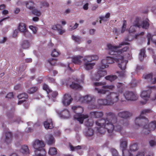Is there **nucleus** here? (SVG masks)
<instances>
[{
	"instance_id": "nucleus-1",
	"label": "nucleus",
	"mask_w": 156,
	"mask_h": 156,
	"mask_svg": "<svg viewBox=\"0 0 156 156\" xmlns=\"http://www.w3.org/2000/svg\"><path fill=\"white\" fill-rule=\"evenodd\" d=\"M107 118L105 119H101L98 120L96 122L97 129L98 132L103 133L106 130L108 133H112L113 129L121 133L123 131V129L120 125H114L115 118L114 115L112 112L106 113Z\"/></svg>"
},
{
	"instance_id": "nucleus-2",
	"label": "nucleus",
	"mask_w": 156,
	"mask_h": 156,
	"mask_svg": "<svg viewBox=\"0 0 156 156\" xmlns=\"http://www.w3.org/2000/svg\"><path fill=\"white\" fill-rule=\"evenodd\" d=\"M128 44L129 43L128 42L123 41L118 46L110 44L107 45L109 54L112 55H117L116 60L118 63L119 67L122 70H124L126 69V64L128 62L127 60L124 59V55L128 48L127 47H125L120 49L119 50V48L121 47L122 45Z\"/></svg>"
},
{
	"instance_id": "nucleus-3",
	"label": "nucleus",
	"mask_w": 156,
	"mask_h": 156,
	"mask_svg": "<svg viewBox=\"0 0 156 156\" xmlns=\"http://www.w3.org/2000/svg\"><path fill=\"white\" fill-rule=\"evenodd\" d=\"M151 110L149 109H144L142 110L140 115L136 117L135 120V126L136 128L141 126H143L144 129L150 131L155 129L156 127V122L155 121L150 123L149 125L146 124L148 123V120L145 118L143 115L148 113H150Z\"/></svg>"
},
{
	"instance_id": "nucleus-4",
	"label": "nucleus",
	"mask_w": 156,
	"mask_h": 156,
	"mask_svg": "<svg viewBox=\"0 0 156 156\" xmlns=\"http://www.w3.org/2000/svg\"><path fill=\"white\" fill-rule=\"evenodd\" d=\"M121 93L122 91L118 93L114 92H110V94L107 96L106 99H99L98 103L100 105H112L119 100V94Z\"/></svg>"
},
{
	"instance_id": "nucleus-5",
	"label": "nucleus",
	"mask_w": 156,
	"mask_h": 156,
	"mask_svg": "<svg viewBox=\"0 0 156 156\" xmlns=\"http://www.w3.org/2000/svg\"><path fill=\"white\" fill-rule=\"evenodd\" d=\"M148 21V19H147L142 21L140 18L136 17L133 23V25L131 26L129 30V33H130L134 32L135 31L136 27L139 28L142 27L143 28L147 29L149 25Z\"/></svg>"
},
{
	"instance_id": "nucleus-6",
	"label": "nucleus",
	"mask_w": 156,
	"mask_h": 156,
	"mask_svg": "<svg viewBox=\"0 0 156 156\" xmlns=\"http://www.w3.org/2000/svg\"><path fill=\"white\" fill-rule=\"evenodd\" d=\"M98 59V57L97 55H87L84 57L83 60L84 62L83 67L85 70H90L93 69L95 65L94 63H91L93 60H97Z\"/></svg>"
},
{
	"instance_id": "nucleus-7",
	"label": "nucleus",
	"mask_w": 156,
	"mask_h": 156,
	"mask_svg": "<svg viewBox=\"0 0 156 156\" xmlns=\"http://www.w3.org/2000/svg\"><path fill=\"white\" fill-rule=\"evenodd\" d=\"M72 109L76 113V114L74 116V119L79 122L80 123H83V120L88 118L87 115L81 114L83 110L82 107L73 106L72 107Z\"/></svg>"
},
{
	"instance_id": "nucleus-8",
	"label": "nucleus",
	"mask_w": 156,
	"mask_h": 156,
	"mask_svg": "<svg viewBox=\"0 0 156 156\" xmlns=\"http://www.w3.org/2000/svg\"><path fill=\"white\" fill-rule=\"evenodd\" d=\"M76 100H79L82 103H86L91 105H93L92 107H90L91 108H95L96 107V106L94 104L95 101V98L90 95H87L81 97L78 96V98H76Z\"/></svg>"
},
{
	"instance_id": "nucleus-9",
	"label": "nucleus",
	"mask_w": 156,
	"mask_h": 156,
	"mask_svg": "<svg viewBox=\"0 0 156 156\" xmlns=\"http://www.w3.org/2000/svg\"><path fill=\"white\" fill-rule=\"evenodd\" d=\"M32 146L35 149V152L37 151L41 152L45 151L44 148L45 146V144L42 140H34L32 143Z\"/></svg>"
},
{
	"instance_id": "nucleus-10",
	"label": "nucleus",
	"mask_w": 156,
	"mask_h": 156,
	"mask_svg": "<svg viewBox=\"0 0 156 156\" xmlns=\"http://www.w3.org/2000/svg\"><path fill=\"white\" fill-rule=\"evenodd\" d=\"M115 88V86L114 85H110L103 86L101 89L95 87V89L97 91L98 93L104 94L110 90H113Z\"/></svg>"
},
{
	"instance_id": "nucleus-11",
	"label": "nucleus",
	"mask_w": 156,
	"mask_h": 156,
	"mask_svg": "<svg viewBox=\"0 0 156 156\" xmlns=\"http://www.w3.org/2000/svg\"><path fill=\"white\" fill-rule=\"evenodd\" d=\"M151 90H143L141 93L140 97L143 100L140 101V103L143 105L146 104L150 98Z\"/></svg>"
},
{
	"instance_id": "nucleus-12",
	"label": "nucleus",
	"mask_w": 156,
	"mask_h": 156,
	"mask_svg": "<svg viewBox=\"0 0 156 156\" xmlns=\"http://www.w3.org/2000/svg\"><path fill=\"white\" fill-rule=\"evenodd\" d=\"M125 98L128 100L135 101L138 98L137 95L135 93L128 91L124 94Z\"/></svg>"
},
{
	"instance_id": "nucleus-13",
	"label": "nucleus",
	"mask_w": 156,
	"mask_h": 156,
	"mask_svg": "<svg viewBox=\"0 0 156 156\" xmlns=\"http://www.w3.org/2000/svg\"><path fill=\"white\" fill-rule=\"evenodd\" d=\"M143 77L149 82H151L152 84H154L156 83V78H152V74L150 73L147 74H145L143 75ZM149 89L150 90L154 88L156 89V87H149Z\"/></svg>"
},
{
	"instance_id": "nucleus-14",
	"label": "nucleus",
	"mask_w": 156,
	"mask_h": 156,
	"mask_svg": "<svg viewBox=\"0 0 156 156\" xmlns=\"http://www.w3.org/2000/svg\"><path fill=\"white\" fill-rule=\"evenodd\" d=\"M72 98L70 95L69 94L64 95L62 100V102L64 105L67 106L69 105L72 100Z\"/></svg>"
},
{
	"instance_id": "nucleus-15",
	"label": "nucleus",
	"mask_w": 156,
	"mask_h": 156,
	"mask_svg": "<svg viewBox=\"0 0 156 156\" xmlns=\"http://www.w3.org/2000/svg\"><path fill=\"white\" fill-rule=\"evenodd\" d=\"M70 79H69L68 80H66L65 82L63 83V84H66L67 85H69L70 87L73 89H80L82 88V87L80 85L75 83L73 82H72V84H70Z\"/></svg>"
},
{
	"instance_id": "nucleus-16",
	"label": "nucleus",
	"mask_w": 156,
	"mask_h": 156,
	"mask_svg": "<svg viewBox=\"0 0 156 156\" xmlns=\"http://www.w3.org/2000/svg\"><path fill=\"white\" fill-rule=\"evenodd\" d=\"M106 60H102L101 61V63L98 64V71H100L101 75H102L103 73L102 72L105 71L106 73L107 72L105 70H103V69L105 68H107L108 66L106 64Z\"/></svg>"
},
{
	"instance_id": "nucleus-17",
	"label": "nucleus",
	"mask_w": 156,
	"mask_h": 156,
	"mask_svg": "<svg viewBox=\"0 0 156 156\" xmlns=\"http://www.w3.org/2000/svg\"><path fill=\"white\" fill-rule=\"evenodd\" d=\"M18 29L21 32H22L24 36L27 37V34H29L26 28V25L23 23H20L19 24Z\"/></svg>"
},
{
	"instance_id": "nucleus-18",
	"label": "nucleus",
	"mask_w": 156,
	"mask_h": 156,
	"mask_svg": "<svg viewBox=\"0 0 156 156\" xmlns=\"http://www.w3.org/2000/svg\"><path fill=\"white\" fill-rule=\"evenodd\" d=\"M100 72V71H98L97 74H95L93 75L91 77V79L92 81H98L99 80L101 77L104 76L107 74V73L105 71H103L102 72L103 74L102 75H101Z\"/></svg>"
},
{
	"instance_id": "nucleus-19",
	"label": "nucleus",
	"mask_w": 156,
	"mask_h": 156,
	"mask_svg": "<svg viewBox=\"0 0 156 156\" xmlns=\"http://www.w3.org/2000/svg\"><path fill=\"white\" fill-rule=\"evenodd\" d=\"M147 37L148 45H149L151 42L156 45V35H151L150 34L148 33L147 35Z\"/></svg>"
},
{
	"instance_id": "nucleus-20",
	"label": "nucleus",
	"mask_w": 156,
	"mask_h": 156,
	"mask_svg": "<svg viewBox=\"0 0 156 156\" xmlns=\"http://www.w3.org/2000/svg\"><path fill=\"white\" fill-rule=\"evenodd\" d=\"M24 3L27 8L32 11L36 7V4L32 1H26Z\"/></svg>"
},
{
	"instance_id": "nucleus-21",
	"label": "nucleus",
	"mask_w": 156,
	"mask_h": 156,
	"mask_svg": "<svg viewBox=\"0 0 156 156\" xmlns=\"http://www.w3.org/2000/svg\"><path fill=\"white\" fill-rule=\"evenodd\" d=\"M83 57L80 55H78L73 57L72 58V61L76 64H80L82 62V60L83 59Z\"/></svg>"
},
{
	"instance_id": "nucleus-22",
	"label": "nucleus",
	"mask_w": 156,
	"mask_h": 156,
	"mask_svg": "<svg viewBox=\"0 0 156 156\" xmlns=\"http://www.w3.org/2000/svg\"><path fill=\"white\" fill-rule=\"evenodd\" d=\"M44 126L46 129H52L53 127L52 120L50 119H48L44 123Z\"/></svg>"
},
{
	"instance_id": "nucleus-23",
	"label": "nucleus",
	"mask_w": 156,
	"mask_h": 156,
	"mask_svg": "<svg viewBox=\"0 0 156 156\" xmlns=\"http://www.w3.org/2000/svg\"><path fill=\"white\" fill-rule=\"evenodd\" d=\"M52 29L58 31L59 33L62 34L65 32V30L62 29V27L61 25L59 24L54 25L51 27Z\"/></svg>"
},
{
	"instance_id": "nucleus-24",
	"label": "nucleus",
	"mask_w": 156,
	"mask_h": 156,
	"mask_svg": "<svg viewBox=\"0 0 156 156\" xmlns=\"http://www.w3.org/2000/svg\"><path fill=\"white\" fill-rule=\"evenodd\" d=\"M60 117L63 118H68L70 116V114L68 110L67 109L64 110L60 113L58 112Z\"/></svg>"
},
{
	"instance_id": "nucleus-25",
	"label": "nucleus",
	"mask_w": 156,
	"mask_h": 156,
	"mask_svg": "<svg viewBox=\"0 0 156 156\" xmlns=\"http://www.w3.org/2000/svg\"><path fill=\"white\" fill-rule=\"evenodd\" d=\"M120 146L122 150L123 155H124V151L127 147V143L124 139H121L120 140Z\"/></svg>"
},
{
	"instance_id": "nucleus-26",
	"label": "nucleus",
	"mask_w": 156,
	"mask_h": 156,
	"mask_svg": "<svg viewBox=\"0 0 156 156\" xmlns=\"http://www.w3.org/2000/svg\"><path fill=\"white\" fill-rule=\"evenodd\" d=\"M137 145L136 144H135L131 145L130 147L128 156H133V153L137 150Z\"/></svg>"
},
{
	"instance_id": "nucleus-27",
	"label": "nucleus",
	"mask_w": 156,
	"mask_h": 156,
	"mask_svg": "<svg viewBox=\"0 0 156 156\" xmlns=\"http://www.w3.org/2000/svg\"><path fill=\"white\" fill-rule=\"evenodd\" d=\"M91 116L93 118H99L101 117L103 115L102 112H92L90 113Z\"/></svg>"
},
{
	"instance_id": "nucleus-28",
	"label": "nucleus",
	"mask_w": 156,
	"mask_h": 156,
	"mask_svg": "<svg viewBox=\"0 0 156 156\" xmlns=\"http://www.w3.org/2000/svg\"><path fill=\"white\" fill-rule=\"evenodd\" d=\"M117 59V57L116 58H115L114 56L113 57H109L107 56L106 58V59H103L102 60H106V64L107 65H108V64H112L114 63L115 61H116L117 62V60L116 59Z\"/></svg>"
},
{
	"instance_id": "nucleus-29",
	"label": "nucleus",
	"mask_w": 156,
	"mask_h": 156,
	"mask_svg": "<svg viewBox=\"0 0 156 156\" xmlns=\"http://www.w3.org/2000/svg\"><path fill=\"white\" fill-rule=\"evenodd\" d=\"M20 151L24 155H27L29 154V149L27 146L23 145L22 146Z\"/></svg>"
},
{
	"instance_id": "nucleus-30",
	"label": "nucleus",
	"mask_w": 156,
	"mask_h": 156,
	"mask_svg": "<svg viewBox=\"0 0 156 156\" xmlns=\"http://www.w3.org/2000/svg\"><path fill=\"white\" fill-rule=\"evenodd\" d=\"M46 138L47 140V143L49 145H52L55 143L54 138L52 135H47Z\"/></svg>"
},
{
	"instance_id": "nucleus-31",
	"label": "nucleus",
	"mask_w": 156,
	"mask_h": 156,
	"mask_svg": "<svg viewBox=\"0 0 156 156\" xmlns=\"http://www.w3.org/2000/svg\"><path fill=\"white\" fill-rule=\"evenodd\" d=\"M119 116L123 118H127L130 116L129 113L128 112H119L118 114Z\"/></svg>"
},
{
	"instance_id": "nucleus-32",
	"label": "nucleus",
	"mask_w": 156,
	"mask_h": 156,
	"mask_svg": "<svg viewBox=\"0 0 156 156\" xmlns=\"http://www.w3.org/2000/svg\"><path fill=\"white\" fill-rule=\"evenodd\" d=\"M110 14L109 12L107 13L104 16H101L100 17V23H101V21H106L108 20L109 18L110 17Z\"/></svg>"
},
{
	"instance_id": "nucleus-33",
	"label": "nucleus",
	"mask_w": 156,
	"mask_h": 156,
	"mask_svg": "<svg viewBox=\"0 0 156 156\" xmlns=\"http://www.w3.org/2000/svg\"><path fill=\"white\" fill-rule=\"evenodd\" d=\"M117 78V76L115 75H110L107 76L105 77V79L107 80H108L111 82H112Z\"/></svg>"
},
{
	"instance_id": "nucleus-34",
	"label": "nucleus",
	"mask_w": 156,
	"mask_h": 156,
	"mask_svg": "<svg viewBox=\"0 0 156 156\" xmlns=\"http://www.w3.org/2000/svg\"><path fill=\"white\" fill-rule=\"evenodd\" d=\"M39 7L37 6L36 8H35L32 11V13L37 16H40L41 15V12L38 9Z\"/></svg>"
},
{
	"instance_id": "nucleus-35",
	"label": "nucleus",
	"mask_w": 156,
	"mask_h": 156,
	"mask_svg": "<svg viewBox=\"0 0 156 156\" xmlns=\"http://www.w3.org/2000/svg\"><path fill=\"white\" fill-rule=\"evenodd\" d=\"M22 47L23 49H27L30 46V43L27 41H23L21 44Z\"/></svg>"
},
{
	"instance_id": "nucleus-36",
	"label": "nucleus",
	"mask_w": 156,
	"mask_h": 156,
	"mask_svg": "<svg viewBox=\"0 0 156 156\" xmlns=\"http://www.w3.org/2000/svg\"><path fill=\"white\" fill-rule=\"evenodd\" d=\"M57 151L55 147H50L48 151V154L51 155H54L57 153Z\"/></svg>"
},
{
	"instance_id": "nucleus-37",
	"label": "nucleus",
	"mask_w": 156,
	"mask_h": 156,
	"mask_svg": "<svg viewBox=\"0 0 156 156\" xmlns=\"http://www.w3.org/2000/svg\"><path fill=\"white\" fill-rule=\"evenodd\" d=\"M69 147L71 150L72 151H77L78 153H79V154H80L81 153H80L79 151H80V149L81 148V147L80 146L78 145L77 146L74 147L72 145H70Z\"/></svg>"
},
{
	"instance_id": "nucleus-38",
	"label": "nucleus",
	"mask_w": 156,
	"mask_h": 156,
	"mask_svg": "<svg viewBox=\"0 0 156 156\" xmlns=\"http://www.w3.org/2000/svg\"><path fill=\"white\" fill-rule=\"evenodd\" d=\"M94 122L91 119H88L85 122V125L87 127H91L92 126Z\"/></svg>"
},
{
	"instance_id": "nucleus-39",
	"label": "nucleus",
	"mask_w": 156,
	"mask_h": 156,
	"mask_svg": "<svg viewBox=\"0 0 156 156\" xmlns=\"http://www.w3.org/2000/svg\"><path fill=\"white\" fill-rule=\"evenodd\" d=\"M145 50L144 49H141L140 51V52L139 54V58L140 61H142L145 57Z\"/></svg>"
},
{
	"instance_id": "nucleus-40",
	"label": "nucleus",
	"mask_w": 156,
	"mask_h": 156,
	"mask_svg": "<svg viewBox=\"0 0 156 156\" xmlns=\"http://www.w3.org/2000/svg\"><path fill=\"white\" fill-rule=\"evenodd\" d=\"M11 133L10 132L7 133L6 135L5 142L7 143L10 142L11 140Z\"/></svg>"
},
{
	"instance_id": "nucleus-41",
	"label": "nucleus",
	"mask_w": 156,
	"mask_h": 156,
	"mask_svg": "<svg viewBox=\"0 0 156 156\" xmlns=\"http://www.w3.org/2000/svg\"><path fill=\"white\" fill-rule=\"evenodd\" d=\"M72 38L73 40L76 43H80L82 41L81 38L77 36L73 35Z\"/></svg>"
},
{
	"instance_id": "nucleus-42",
	"label": "nucleus",
	"mask_w": 156,
	"mask_h": 156,
	"mask_svg": "<svg viewBox=\"0 0 156 156\" xmlns=\"http://www.w3.org/2000/svg\"><path fill=\"white\" fill-rule=\"evenodd\" d=\"M18 98L19 99H25H25L28 98V96L25 93H23L18 95Z\"/></svg>"
},
{
	"instance_id": "nucleus-43",
	"label": "nucleus",
	"mask_w": 156,
	"mask_h": 156,
	"mask_svg": "<svg viewBox=\"0 0 156 156\" xmlns=\"http://www.w3.org/2000/svg\"><path fill=\"white\" fill-rule=\"evenodd\" d=\"M60 52L56 49H54L51 53V56L53 57H57L60 55Z\"/></svg>"
},
{
	"instance_id": "nucleus-44",
	"label": "nucleus",
	"mask_w": 156,
	"mask_h": 156,
	"mask_svg": "<svg viewBox=\"0 0 156 156\" xmlns=\"http://www.w3.org/2000/svg\"><path fill=\"white\" fill-rule=\"evenodd\" d=\"M127 25L126 22L124 20L123 21V23L121 30V33H123L126 30V27Z\"/></svg>"
},
{
	"instance_id": "nucleus-45",
	"label": "nucleus",
	"mask_w": 156,
	"mask_h": 156,
	"mask_svg": "<svg viewBox=\"0 0 156 156\" xmlns=\"http://www.w3.org/2000/svg\"><path fill=\"white\" fill-rule=\"evenodd\" d=\"M123 86V85L122 84V83H118L117 85V86L118 88H120V89H119V90H118V91H117V92H114L115 93H118L120 91H122V93L121 94H119V96H120V95L122 93V89Z\"/></svg>"
},
{
	"instance_id": "nucleus-46",
	"label": "nucleus",
	"mask_w": 156,
	"mask_h": 156,
	"mask_svg": "<svg viewBox=\"0 0 156 156\" xmlns=\"http://www.w3.org/2000/svg\"><path fill=\"white\" fill-rule=\"evenodd\" d=\"M43 89L46 91L48 94L49 93L51 92V90L49 88L48 86L46 84H44Z\"/></svg>"
},
{
	"instance_id": "nucleus-47",
	"label": "nucleus",
	"mask_w": 156,
	"mask_h": 156,
	"mask_svg": "<svg viewBox=\"0 0 156 156\" xmlns=\"http://www.w3.org/2000/svg\"><path fill=\"white\" fill-rule=\"evenodd\" d=\"M37 89V87H32L29 89L28 92L30 94H32L36 92Z\"/></svg>"
},
{
	"instance_id": "nucleus-48",
	"label": "nucleus",
	"mask_w": 156,
	"mask_h": 156,
	"mask_svg": "<svg viewBox=\"0 0 156 156\" xmlns=\"http://www.w3.org/2000/svg\"><path fill=\"white\" fill-rule=\"evenodd\" d=\"M94 133V131L92 129L88 128V129L86 135L87 136H92Z\"/></svg>"
},
{
	"instance_id": "nucleus-49",
	"label": "nucleus",
	"mask_w": 156,
	"mask_h": 156,
	"mask_svg": "<svg viewBox=\"0 0 156 156\" xmlns=\"http://www.w3.org/2000/svg\"><path fill=\"white\" fill-rule=\"evenodd\" d=\"M111 152L113 156H118V153L117 151L113 148H112L111 149Z\"/></svg>"
},
{
	"instance_id": "nucleus-50",
	"label": "nucleus",
	"mask_w": 156,
	"mask_h": 156,
	"mask_svg": "<svg viewBox=\"0 0 156 156\" xmlns=\"http://www.w3.org/2000/svg\"><path fill=\"white\" fill-rule=\"evenodd\" d=\"M49 6V4L48 2H46L44 1L41 3L40 8H41L42 6L47 7H48Z\"/></svg>"
},
{
	"instance_id": "nucleus-51",
	"label": "nucleus",
	"mask_w": 156,
	"mask_h": 156,
	"mask_svg": "<svg viewBox=\"0 0 156 156\" xmlns=\"http://www.w3.org/2000/svg\"><path fill=\"white\" fill-rule=\"evenodd\" d=\"M29 28L32 31L33 33L34 34L35 33L37 30V27L33 26H29Z\"/></svg>"
},
{
	"instance_id": "nucleus-52",
	"label": "nucleus",
	"mask_w": 156,
	"mask_h": 156,
	"mask_svg": "<svg viewBox=\"0 0 156 156\" xmlns=\"http://www.w3.org/2000/svg\"><path fill=\"white\" fill-rule=\"evenodd\" d=\"M84 75H82L81 76V78L80 79H76V81L79 82L80 83H82L83 82L84 80Z\"/></svg>"
},
{
	"instance_id": "nucleus-53",
	"label": "nucleus",
	"mask_w": 156,
	"mask_h": 156,
	"mask_svg": "<svg viewBox=\"0 0 156 156\" xmlns=\"http://www.w3.org/2000/svg\"><path fill=\"white\" fill-rule=\"evenodd\" d=\"M78 26V24L77 23H76L73 27H72L71 26H70L69 30L70 31H72L76 29L77 27Z\"/></svg>"
},
{
	"instance_id": "nucleus-54",
	"label": "nucleus",
	"mask_w": 156,
	"mask_h": 156,
	"mask_svg": "<svg viewBox=\"0 0 156 156\" xmlns=\"http://www.w3.org/2000/svg\"><path fill=\"white\" fill-rule=\"evenodd\" d=\"M48 62L51 65H55L56 63V61L53 58H50L48 60Z\"/></svg>"
},
{
	"instance_id": "nucleus-55",
	"label": "nucleus",
	"mask_w": 156,
	"mask_h": 156,
	"mask_svg": "<svg viewBox=\"0 0 156 156\" xmlns=\"http://www.w3.org/2000/svg\"><path fill=\"white\" fill-rule=\"evenodd\" d=\"M105 84V83H101V82H95L93 83V85L95 86H99Z\"/></svg>"
},
{
	"instance_id": "nucleus-56",
	"label": "nucleus",
	"mask_w": 156,
	"mask_h": 156,
	"mask_svg": "<svg viewBox=\"0 0 156 156\" xmlns=\"http://www.w3.org/2000/svg\"><path fill=\"white\" fill-rule=\"evenodd\" d=\"M149 143L151 146H154L156 144V140H152L150 141Z\"/></svg>"
},
{
	"instance_id": "nucleus-57",
	"label": "nucleus",
	"mask_w": 156,
	"mask_h": 156,
	"mask_svg": "<svg viewBox=\"0 0 156 156\" xmlns=\"http://www.w3.org/2000/svg\"><path fill=\"white\" fill-rule=\"evenodd\" d=\"M13 93L12 92L9 93H8L7 96H6V98H13Z\"/></svg>"
},
{
	"instance_id": "nucleus-58",
	"label": "nucleus",
	"mask_w": 156,
	"mask_h": 156,
	"mask_svg": "<svg viewBox=\"0 0 156 156\" xmlns=\"http://www.w3.org/2000/svg\"><path fill=\"white\" fill-rule=\"evenodd\" d=\"M9 11L6 9H3L2 12V13L3 15H6L9 14Z\"/></svg>"
},
{
	"instance_id": "nucleus-59",
	"label": "nucleus",
	"mask_w": 156,
	"mask_h": 156,
	"mask_svg": "<svg viewBox=\"0 0 156 156\" xmlns=\"http://www.w3.org/2000/svg\"><path fill=\"white\" fill-rule=\"evenodd\" d=\"M42 154L41 153L38 154V156H47L46 155V152L45 151H43V152H42Z\"/></svg>"
},
{
	"instance_id": "nucleus-60",
	"label": "nucleus",
	"mask_w": 156,
	"mask_h": 156,
	"mask_svg": "<svg viewBox=\"0 0 156 156\" xmlns=\"http://www.w3.org/2000/svg\"><path fill=\"white\" fill-rule=\"evenodd\" d=\"M117 73L119 74V76L120 77H123L125 76L124 71H122L120 73L119 72Z\"/></svg>"
},
{
	"instance_id": "nucleus-61",
	"label": "nucleus",
	"mask_w": 156,
	"mask_h": 156,
	"mask_svg": "<svg viewBox=\"0 0 156 156\" xmlns=\"http://www.w3.org/2000/svg\"><path fill=\"white\" fill-rule=\"evenodd\" d=\"M88 3H86L84 4L83 7V9L85 10H87L88 8Z\"/></svg>"
},
{
	"instance_id": "nucleus-62",
	"label": "nucleus",
	"mask_w": 156,
	"mask_h": 156,
	"mask_svg": "<svg viewBox=\"0 0 156 156\" xmlns=\"http://www.w3.org/2000/svg\"><path fill=\"white\" fill-rule=\"evenodd\" d=\"M33 20L34 22H37L39 20V18L37 17H34L33 18Z\"/></svg>"
},
{
	"instance_id": "nucleus-63",
	"label": "nucleus",
	"mask_w": 156,
	"mask_h": 156,
	"mask_svg": "<svg viewBox=\"0 0 156 156\" xmlns=\"http://www.w3.org/2000/svg\"><path fill=\"white\" fill-rule=\"evenodd\" d=\"M58 94V93L56 92H53L52 93L51 95L53 97H55Z\"/></svg>"
},
{
	"instance_id": "nucleus-64",
	"label": "nucleus",
	"mask_w": 156,
	"mask_h": 156,
	"mask_svg": "<svg viewBox=\"0 0 156 156\" xmlns=\"http://www.w3.org/2000/svg\"><path fill=\"white\" fill-rule=\"evenodd\" d=\"M144 152H138L136 156H144Z\"/></svg>"
}]
</instances>
